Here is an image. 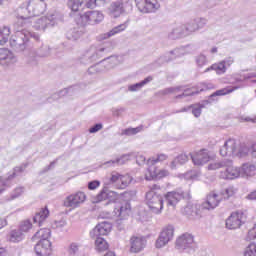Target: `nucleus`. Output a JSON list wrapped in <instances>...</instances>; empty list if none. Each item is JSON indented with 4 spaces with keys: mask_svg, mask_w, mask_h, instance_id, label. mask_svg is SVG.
I'll return each mask as SVG.
<instances>
[{
    "mask_svg": "<svg viewBox=\"0 0 256 256\" xmlns=\"http://www.w3.org/2000/svg\"><path fill=\"white\" fill-rule=\"evenodd\" d=\"M234 192L233 188H226L221 192V199H229V197H233Z\"/></svg>",
    "mask_w": 256,
    "mask_h": 256,
    "instance_id": "55",
    "label": "nucleus"
},
{
    "mask_svg": "<svg viewBox=\"0 0 256 256\" xmlns=\"http://www.w3.org/2000/svg\"><path fill=\"white\" fill-rule=\"evenodd\" d=\"M105 19L103 13L99 11H88L84 15L80 16V22H77L78 25L85 27V25H97Z\"/></svg>",
    "mask_w": 256,
    "mask_h": 256,
    "instance_id": "5",
    "label": "nucleus"
},
{
    "mask_svg": "<svg viewBox=\"0 0 256 256\" xmlns=\"http://www.w3.org/2000/svg\"><path fill=\"white\" fill-rule=\"evenodd\" d=\"M83 3H85V0H69L68 7L74 12L81 11L83 9Z\"/></svg>",
    "mask_w": 256,
    "mask_h": 256,
    "instance_id": "39",
    "label": "nucleus"
},
{
    "mask_svg": "<svg viewBox=\"0 0 256 256\" xmlns=\"http://www.w3.org/2000/svg\"><path fill=\"white\" fill-rule=\"evenodd\" d=\"M183 213L186 215V217H188V219H199V217H201V212L195 204H188L184 208Z\"/></svg>",
    "mask_w": 256,
    "mask_h": 256,
    "instance_id": "26",
    "label": "nucleus"
},
{
    "mask_svg": "<svg viewBox=\"0 0 256 256\" xmlns=\"http://www.w3.org/2000/svg\"><path fill=\"white\" fill-rule=\"evenodd\" d=\"M120 183L121 185L118 187V189H125V187H128L131 185V183H133V177H131L129 174L121 175Z\"/></svg>",
    "mask_w": 256,
    "mask_h": 256,
    "instance_id": "41",
    "label": "nucleus"
},
{
    "mask_svg": "<svg viewBox=\"0 0 256 256\" xmlns=\"http://www.w3.org/2000/svg\"><path fill=\"white\" fill-rule=\"evenodd\" d=\"M26 167H27V165L18 166L16 168H14V172L10 176H8V181H11V179L15 178V175H17V173H23V171H25Z\"/></svg>",
    "mask_w": 256,
    "mask_h": 256,
    "instance_id": "57",
    "label": "nucleus"
},
{
    "mask_svg": "<svg viewBox=\"0 0 256 256\" xmlns=\"http://www.w3.org/2000/svg\"><path fill=\"white\" fill-rule=\"evenodd\" d=\"M247 238L251 241L253 239H256V224L254 225V227L248 231V236Z\"/></svg>",
    "mask_w": 256,
    "mask_h": 256,
    "instance_id": "64",
    "label": "nucleus"
},
{
    "mask_svg": "<svg viewBox=\"0 0 256 256\" xmlns=\"http://www.w3.org/2000/svg\"><path fill=\"white\" fill-rule=\"evenodd\" d=\"M51 48L47 45H42L38 50H31L28 54L29 65H37V57H49Z\"/></svg>",
    "mask_w": 256,
    "mask_h": 256,
    "instance_id": "11",
    "label": "nucleus"
},
{
    "mask_svg": "<svg viewBox=\"0 0 256 256\" xmlns=\"http://www.w3.org/2000/svg\"><path fill=\"white\" fill-rule=\"evenodd\" d=\"M24 238L25 234L19 229L12 230L9 234V241H11V243H19L20 241H23Z\"/></svg>",
    "mask_w": 256,
    "mask_h": 256,
    "instance_id": "36",
    "label": "nucleus"
},
{
    "mask_svg": "<svg viewBox=\"0 0 256 256\" xmlns=\"http://www.w3.org/2000/svg\"><path fill=\"white\" fill-rule=\"evenodd\" d=\"M17 63V58L9 49H0V65H13Z\"/></svg>",
    "mask_w": 256,
    "mask_h": 256,
    "instance_id": "23",
    "label": "nucleus"
},
{
    "mask_svg": "<svg viewBox=\"0 0 256 256\" xmlns=\"http://www.w3.org/2000/svg\"><path fill=\"white\" fill-rule=\"evenodd\" d=\"M227 165L220 171V179H237L241 177V168L233 166V162L226 160Z\"/></svg>",
    "mask_w": 256,
    "mask_h": 256,
    "instance_id": "9",
    "label": "nucleus"
},
{
    "mask_svg": "<svg viewBox=\"0 0 256 256\" xmlns=\"http://www.w3.org/2000/svg\"><path fill=\"white\" fill-rule=\"evenodd\" d=\"M131 154H124L120 158L116 159V165H125L126 161H129Z\"/></svg>",
    "mask_w": 256,
    "mask_h": 256,
    "instance_id": "58",
    "label": "nucleus"
},
{
    "mask_svg": "<svg viewBox=\"0 0 256 256\" xmlns=\"http://www.w3.org/2000/svg\"><path fill=\"white\" fill-rule=\"evenodd\" d=\"M185 55V48H175L174 50L167 52L164 56H161L158 61L159 63H170V61H173L177 59V57H183Z\"/></svg>",
    "mask_w": 256,
    "mask_h": 256,
    "instance_id": "18",
    "label": "nucleus"
},
{
    "mask_svg": "<svg viewBox=\"0 0 256 256\" xmlns=\"http://www.w3.org/2000/svg\"><path fill=\"white\" fill-rule=\"evenodd\" d=\"M194 20L196 21V25H197L198 29H203V27H205V25H207V19H205V18H196Z\"/></svg>",
    "mask_w": 256,
    "mask_h": 256,
    "instance_id": "61",
    "label": "nucleus"
},
{
    "mask_svg": "<svg viewBox=\"0 0 256 256\" xmlns=\"http://www.w3.org/2000/svg\"><path fill=\"white\" fill-rule=\"evenodd\" d=\"M47 9V4L43 0H30L28 2L26 11L29 13V17H39L43 15Z\"/></svg>",
    "mask_w": 256,
    "mask_h": 256,
    "instance_id": "7",
    "label": "nucleus"
},
{
    "mask_svg": "<svg viewBox=\"0 0 256 256\" xmlns=\"http://www.w3.org/2000/svg\"><path fill=\"white\" fill-rule=\"evenodd\" d=\"M107 187H104L101 192L96 196L95 203H101V201H105L109 198V194L107 193Z\"/></svg>",
    "mask_w": 256,
    "mask_h": 256,
    "instance_id": "47",
    "label": "nucleus"
},
{
    "mask_svg": "<svg viewBox=\"0 0 256 256\" xmlns=\"http://www.w3.org/2000/svg\"><path fill=\"white\" fill-rule=\"evenodd\" d=\"M247 221V216L242 211L233 212L226 220L227 229H239Z\"/></svg>",
    "mask_w": 256,
    "mask_h": 256,
    "instance_id": "8",
    "label": "nucleus"
},
{
    "mask_svg": "<svg viewBox=\"0 0 256 256\" xmlns=\"http://www.w3.org/2000/svg\"><path fill=\"white\" fill-rule=\"evenodd\" d=\"M247 153H249V148L242 146L237 148L235 157H246Z\"/></svg>",
    "mask_w": 256,
    "mask_h": 256,
    "instance_id": "54",
    "label": "nucleus"
},
{
    "mask_svg": "<svg viewBox=\"0 0 256 256\" xmlns=\"http://www.w3.org/2000/svg\"><path fill=\"white\" fill-rule=\"evenodd\" d=\"M256 166L253 164H243L240 168L241 177H253L255 175Z\"/></svg>",
    "mask_w": 256,
    "mask_h": 256,
    "instance_id": "32",
    "label": "nucleus"
},
{
    "mask_svg": "<svg viewBox=\"0 0 256 256\" xmlns=\"http://www.w3.org/2000/svg\"><path fill=\"white\" fill-rule=\"evenodd\" d=\"M177 249H193L195 247V240L193 235L185 233L176 240Z\"/></svg>",
    "mask_w": 256,
    "mask_h": 256,
    "instance_id": "15",
    "label": "nucleus"
},
{
    "mask_svg": "<svg viewBox=\"0 0 256 256\" xmlns=\"http://www.w3.org/2000/svg\"><path fill=\"white\" fill-rule=\"evenodd\" d=\"M112 225L109 222H101L92 231H90V237L95 239V237H102L104 235H109L111 233Z\"/></svg>",
    "mask_w": 256,
    "mask_h": 256,
    "instance_id": "16",
    "label": "nucleus"
},
{
    "mask_svg": "<svg viewBox=\"0 0 256 256\" xmlns=\"http://www.w3.org/2000/svg\"><path fill=\"white\" fill-rule=\"evenodd\" d=\"M148 173L152 179H162V177H168L169 171L158 170L155 166L148 167Z\"/></svg>",
    "mask_w": 256,
    "mask_h": 256,
    "instance_id": "30",
    "label": "nucleus"
},
{
    "mask_svg": "<svg viewBox=\"0 0 256 256\" xmlns=\"http://www.w3.org/2000/svg\"><path fill=\"white\" fill-rule=\"evenodd\" d=\"M85 199H87V196L83 192L71 194L64 200V207H71L72 209H76V207H79L81 203L85 202Z\"/></svg>",
    "mask_w": 256,
    "mask_h": 256,
    "instance_id": "12",
    "label": "nucleus"
},
{
    "mask_svg": "<svg viewBox=\"0 0 256 256\" xmlns=\"http://www.w3.org/2000/svg\"><path fill=\"white\" fill-rule=\"evenodd\" d=\"M182 199H185V193L168 192L165 195L166 204L168 207H171L172 209H175V207H177V203H179V201Z\"/></svg>",
    "mask_w": 256,
    "mask_h": 256,
    "instance_id": "22",
    "label": "nucleus"
},
{
    "mask_svg": "<svg viewBox=\"0 0 256 256\" xmlns=\"http://www.w3.org/2000/svg\"><path fill=\"white\" fill-rule=\"evenodd\" d=\"M95 239V246L98 251H107V249H109V244L105 238L101 236H95Z\"/></svg>",
    "mask_w": 256,
    "mask_h": 256,
    "instance_id": "37",
    "label": "nucleus"
},
{
    "mask_svg": "<svg viewBox=\"0 0 256 256\" xmlns=\"http://www.w3.org/2000/svg\"><path fill=\"white\" fill-rule=\"evenodd\" d=\"M205 91V88H201L200 90L193 91L192 89L188 88L184 90V92L180 95L176 96V99H183V97H191V95H199V93Z\"/></svg>",
    "mask_w": 256,
    "mask_h": 256,
    "instance_id": "42",
    "label": "nucleus"
},
{
    "mask_svg": "<svg viewBox=\"0 0 256 256\" xmlns=\"http://www.w3.org/2000/svg\"><path fill=\"white\" fill-rule=\"evenodd\" d=\"M191 159L194 163V165H205V163H209V159L211 157L209 156V152H207L206 149H202L198 152H196L194 155L190 153Z\"/></svg>",
    "mask_w": 256,
    "mask_h": 256,
    "instance_id": "19",
    "label": "nucleus"
},
{
    "mask_svg": "<svg viewBox=\"0 0 256 256\" xmlns=\"http://www.w3.org/2000/svg\"><path fill=\"white\" fill-rule=\"evenodd\" d=\"M177 91H181V87H170L161 91V95H171L173 93H177Z\"/></svg>",
    "mask_w": 256,
    "mask_h": 256,
    "instance_id": "56",
    "label": "nucleus"
},
{
    "mask_svg": "<svg viewBox=\"0 0 256 256\" xmlns=\"http://www.w3.org/2000/svg\"><path fill=\"white\" fill-rule=\"evenodd\" d=\"M195 61L198 67H203L204 65H207V56L200 54L196 56Z\"/></svg>",
    "mask_w": 256,
    "mask_h": 256,
    "instance_id": "53",
    "label": "nucleus"
},
{
    "mask_svg": "<svg viewBox=\"0 0 256 256\" xmlns=\"http://www.w3.org/2000/svg\"><path fill=\"white\" fill-rule=\"evenodd\" d=\"M182 37H187V32L185 30V25L176 26L168 34V39H171L172 41H175L177 39H181Z\"/></svg>",
    "mask_w": 256,
    "mask_h": 256,
    "instance_id": "27",
    "label": "nucleus"
},
{
    "mask_svg": "<svg viewBox=\"0 0 256 256\" xmlns=\"http://www.w3.org/2000/svg\"><path fill=\"white\" fill-rule=\"evenodd\" d=\"M151 81H153V78L151 76H148L144 80H142L141 82L129 85L128 86V91H130L132 93L135 92V91H139L141 88L145 87V85H147V83H151Z\"/></svg>",
    "mask_w": 256,
    "mask_h": 256,
    "instance_id": "34",
    "label": "nucleus"
},
{
    "mask_svg": "<svg viewBox=\"0 0 256 256\" xmlns=\"http://www.w3.org/2000/svg\"><path fill=\"white\" fill-rule=\"evenodd\" d=\"M133 9V5L129 2H113L110 5L109 11L112 17H119L122 13H129Z\"/></svg>",
    "mask_w": 256,
    "mask_h": 256,
    "instance_id": "10",
    "label": "nucleus"
},
{
    "mask_svg": "<svg viewBox=\"0 0 256 256\" xmlns=\"http://www.w3.org/2000/svg\"><path fill=\"white\" fill-rule=\"evenodd\" d=\"M225 165H227V160L214 162L208 165V169L209 171H216V169H224Z\"/></svg>",
    "mask_w": 256,
    "mask_h": 256,
    "instance_id": "45",
    "label": "nucleus"
},
{
    "mask_svg": "<svg viewBox=\"0 0 256 256\" xmlns=\"http://www.w3.org/2000/svg\"><path fill=\"white\" fill-rule=\"evenodd\" d=\"M239 88H240L239 86H234V87L223 88L215 91L213 94L209 96L208 100H204L199 104H194L192 106V114L194 115V117H201V110L205 109L207 105H211V103L215 101V97H222L223 95H229V93H233V91H237V89Z\"/></svg>",
    "mask_w": 256,
    "mask_h": 256,
    "instance_id": "1",
    "label": "nucleus"
},
{
    "mask_svg": "<svg viewBox=\"0 0 256 256\" xmlns=\"http://www.w3.org/2000/svg\"><path fill=\"white\" fill-rule=\"evenodd\" d=\"M11 35V28L4 26L0 29V45H5L9 41V36Z\"/></svg>",
    "mask_w": 256,
    "mask_h": 256,
    "instance_id": "38",
    "label": "nucleus"
},
{
    "mask_svg": "<svg viewBox=\"0 0 256 256\" xmlns=\"http://www.w3.org/2000/svg\"><path fill=\"white\" fill-rule=\"evenodd\" d=\"M73 91V87L65 88L58 93L52 95L53 99H59V97H65V95H69Z\"/></svg>",
    "mask_w": 256,
    "mask_h": 256,
    "instance_id": "51",
    "label": "nucleus"
},
{
    "mask_svg": "<svg viewBox=\"0 0 256 256\" xmlns=\"http://www.w3.org/2000/svg\"><path fill=\"white\" fill-rule=\"evenodd\" d=\"M176 161L179 165H185L189 161V156L187 154H180L176 157Z\"/></svg>",
    "mask_w": 256,
    "mask_h": 256,
    "instance_id": "59",
    "label": "nucleus"
},
{
    "mask_svg": "<svg viewBox=\"0 0 256 256\" xmlns=\"http://www.w3.org/2000/svg\"><path fill=\"white\" fill-rule=\"evenodd\" d=\"M103 51H105V48H97L96 46H91L81 54L78 60L82 65H91V63H94V61L99 59V53H103Z\"/></svg>",
    "mask_w": 256,
    "mask_h": 256,
    "instance_id": "4",
    "label": "nucleus"
},
{
    "mask_svg": "<svg viewBox=\"0 0 256 256\" xmlns=\"http://www.w3.org/2000/svg\"><path fill=\"white\" fill-rule=\"evenodd\" d=\"M110 183H121V174L112 172L110 176Z\"/></svg>",
    "mask_w": 256,
    "mask_h": 256,
    "instance_id": "60",
    "label": "nucleus"
},
{
    "mask_svg": "<svg viewBox=\"0 0 256 256\" xmlns=\"http://www.w3.org/2000/svg\"><path fill=\"white\" fill-rule=\"evenodd\" d=\"M146 205H148L152 213L159 215L161 211H163V196L157 194L153 190H150L146 193Z\"/></svg>",
    "mask_w": 256,
    "mask_h": 256,
    "instance_id": "3",
    "label": "nucleus"
},
{
    "mask_svg": "<svg viewBox=\"0 0 256 256\" xmlns=\"http://www.w3.org/2000/svg\"><path fill=\"white\" fill-rule=\"evenodd\" d=\"M186 35H190V33H195V31H199L196 20L190 21L187 25H185Z\"/></svg>",
    "mask_w": 256,
    "mask_h": 256,
    "instance_id": "44",
    "label": "nucleus"
},
{
    "mask_svg": "<svg viewBox=\"0 0 256 256\" xmlns=\"http://www.w3.org/2000/svg\"><path fill=\"white\" fill-rule=\"evenodd\" d=\"M209 71H216L218 75H222L227 71V67L225 66V62L221 61L218 64H213L209 68H207L204 72L209 73Z\"/></svg>",
    "mask_w": 256,
    "mask_h": 256,
    "instance_id": "35",
    "label": "nucleus"
},
{
    "mask_svg": "<svg viewBox=\"0 0 256 256\" xmlns=\"http://www.w3.org/2000/svg\"><path fill=\"white\" fill-rule=\"evenodd\" d=\"M83 35H85V27L80 25V27L68 30L66 32V39L69 41H77V39H81Z\"/></svg>",
    "mask_w": 256,
    "mask_h": 256,
    "instance_id": "25",
    "label": "nucleus"
},
{
    "mask_svg": "<svg viewBox=\"0 0 256 256\" xmlns=\"http://www.w3.org/2000/svg\"><path fill=\"white\" fill-rule=\"evenodd\" d=\"M147 240L141 236H132L130 238V253H140L145 249Z\"/></svg>",
    "mask_w": 256,
    "mask_h": 256,
    "instance_id": "17",
    "label": "nucleus"
},
{
    "mask_svg": "<svg viewBox=\"0 0 256 256\" xmlns=\"http://www.w3.org/2000/svg\"><path fill=\"white\" fill-rule=\"evenodd\" d=\"M34 251L38 256H49L53 252L51 248V241L50 240H39L35 247Z\"/></svg>",
    "mask_w": 256,
    "mask_h": 256,
    "instance_id": "14",
    "label": "nucleus"
},
{
    "mask_svg": "<svg viewBox=\"0 0 256 256\" xmlns=\"http://www.w3.org/2000/svg\"><path fill=\"white\" fill-rule=\"evenodd\" d=\"M24 189H25V188H23V187H18V188H16V189L12 192L10 198H7L6 201H13V200L17 199L18 197H21V195H23Z\"/></svg>",
    "mask_w": 256,
    "mask_h": 256,
    "instance_id": "49",
    "label": "nucleus"
},
{
    "mask_svg": "<svg viewBox=\"0 0 256 256\" xmlns=\"http://www.w3.org/2000/svg\"><path fill=\"white\" fill-rule=\"evenodd\" d=\"M161 8V4L157 0H146L144 5L140 8V13H157Z\"/></svg>",
    "mask_w": 256,
    "mask_h": 256,
    "instance_id": "24",
    "label": "nucleus"
},
{
    "mask_svg": "<svg viewBox=\"0 0 256 256\" xmlns=\"http://www.w3.org/2000/svg\"><path fill=\"white\" fill-rule=\"evenodd\" d=\"M166 159H167V155L160 154L157 156L156 159H148L147 165H148V167H154L155 163H159V161H165Z\"/></svg>",
    "mask_w": 256,
    "mask_h": 256,
    "instance_id": "48",
    "label": "nucleus"
},
{
    "mask_svg": "<svg viewBox=\"0 0 256 256\" xmlns=\"http://www.w3.org/2000/svg\"><path fill=\"white\" fill-rule=\"evenodd\" d=\"M77 251H79V244L72 242L69 246V253L71 255H75V253H77Z\"/></svg>",
    "mask_w": 256,
    "mask_h": 256,
    "instance_id": "63",
    "label": "nucleus"
},
{
    "mask_svg": "<svg viewBox=\"0 0 256 256\" xmlns=\"http://www.w3.org/2000/svg\"><path fill=\"white\" fill-rule=\"evenodd\" d=\"M105 66L101 63H97L88 68V75H97V73H103Z\"/></svg>",
    "mask_w": 256,
    "mask_h": 256,
    "instance_id": "40",
    "label": "nucleus"
},
{
    "mask_svg": "<svg viewBox=\"0 0 256 256\" xmlns=\"http://www.w3.org/2000/svg\"><path fill=\"white\" fill-rule=\"evenodd\" d=\"M27 41H29L27 30L17 29L16 34L10 38V46L14 51L21 53V51L27 49Z\"/></svg>",
    "mask_w": 256,
    "mask_h": 256,
    "instance_id": "2",
    "label": "nucleus"
},
{
    "mask_svg": "<svg viewBox=\"0 0 256 256\" xmlns=\"http://www.w3.org/2000/svg\"><path fill=\"white\" fill-rule=\"evenodd\" d=\"M127 29V23L120 24L116 27H114L112 30H110L107 33H104L100 35V39H109L110 37H113L114 35H117L118 33H121Z\"/></svg>",
    "mask_w": 256,
    "mask_h": 256,
    "instance_id": "29",
    "label": "nucleus"
},
{
    "mask_svg": "<svg viewBox=\"0 0 256 256\" xmlns=\"http://www.w3.org/2000/svg\"><path fill=\"white\" fill-rule=\"evenodd\" d=\"M141 131H143V125L138 126L136 128H127L124 130L123 134L124 135H137V133H141Z\"/></svg>",
    "mask_w": 256,
    "mask_h": 256,
    "instance_id": "50",
    "label": "nucleus"
},
{
    "mask_svg": "<svg viewBox=\"0 0 256 256\" xmlns=\"http://www.w3.org/2000/svg\"><path fill=\"white\" fill-rule=\"evenodd\" d=\"M49 237H51V230L49 228H43L33 235L32 241H37V239H40L39 241H49Z\"/></svg>",
    "mask_w": 256,
    "mask_h": 256,
    "instance_id": "31",
    "label": "nucleus"
},
{
    "mask_svg": "<svg viewBox=\"0 0 256 256\" xmlns=\"http://www.w3.org/2000/svg\"><path fill=\"white\" fill-rule=\"evenodd\" d=\"M244 256H256V244H250L244 251Z\"/></svg>",
    "mask_w": 256,
    "mask_h": 256,
    "instance_id": "52",
    "label": "nucleus"
},
{
    "mask_svg": "<svg viewBox=\"0 0 256 256\" xmlns=\"http://www.w3.org/2000/svg\"><path fill=\"white\" fill-rule=\"evenodd\" d=\"M222 157H235L237 155V140L228 139L220 149Z\"/></svg>",
    "mask_w": 256,
    "mask_h": 256,
    "instance_id": "13",
    "label": "nucleus"
},
{
    "mask_svg": "<svg viewBox=\"0 0 256 256\" xmlns=\"http://www.w3.org/2000/svg\"><path fill=\"white\" fill-rule=\"evenodd\" d=\"M55 23L57 22H55L54 15H51L50 17H42L35 22L34 28L38 31H45L47 27H54Z\"/></svg>",
    "mask_w": 256,
    "mask_h": 256,
    "instance_id": "21",
    "label": "nucleus"
},
{
    "mask_svg": "<svg viewBox=\"0 0 256 256\" xmlns=\"http://www.w3.org/2000/svg\"><path fill=\"white\" fill-rule=\"evenodd\" d=\"M221 201L222 199L221 196H219V194L212 193L208 195L207 200L204 203H202V209H207L208 211H211L212 209L219 207Z\"/></svg>",
    "mask_w": 256,
    "mask_h": 256,
    "instance_id": "20",
    "label": "nucleus"
},
{
    "mask_svg": "<svg viewBox=\"0 0 256 256\" xmlns=\"http://www.w3.org/2000/svg\"><path fill=\"white\" fill-rule=\"evenodd\" d=\"M49 217V209L48 208H42L39 212L35 214L33 217V222L38 223L39 227L43 224V221Z\"/></svg>",
    "mask_w": 256,
    "mask_h": 256,
    "instance_id": "33",
    "label": "nucleus"
},
{
    "mask_svg": "<svg viewBox=\"0 0 256 256\" xmlns=\"http://www.w3.org/2000/svg\"><path fill=\"white\" fill-rule=\"evenodd\" d=\"M111 0H90L86 3L88 9H94V7H102L105 3H110Z\"/></svg>",
    "mask_w": 256,
    "mask_h": 256,
    "instance_id": "43",
    "label": "nucleus"
},
{
    "mask_svg": "<svg viewBox=\"0 0 256 256\" xmlns=\"http://www.w3.org/2000/svg\"><path fill=\"white\" fill-rule=\"evenodd\" d=\"M31 227H33V224H31V221L29 220H25L24 222H22L19 226V231L21 233H23V235H25V233H28L29 230L31 229Z\"/></svg>",
    "mask_w": 256,
    "mask_h": 256,
    "instance_id": "46",
    "label": "nucleus"
},
{
    "mask_svg": "<svg viewBox=\"0 0 256 256\" xmlns=\"http://www.w3.org/2000/svg\"><path fill=\"white\" fill-rule=\"evenodd\" d=\"M99 185H101V182L98 181V180H93V181H90L88 183V189L90 191H95V189H97V187H99Z\"/></svg>",
    "mask_w": 256,
    "mask_h": 256,
    "instance_id": "62",
    "label": "nucleus"
},
{
    "mask_svg": "<svg viewBox=\"0 0 256 256\" xmlns=\"http://www.w3.org/2000/svg\"><path fill=\"white\" fill-rule=\"evenodd\" d=\"M115 215H118V217H121L122 219H125V217H129V214L131 213V204L129 202H126L114 209Z\"/></svg>",
    "mask_w": 256,
    "mask_h": 256,
    "instance_id": "28",
    "label": "nucleus"
},
{
    "mask_svg": "<svg viewBox=\"0 0 256 256\" xmlns=\"http://www.w3.org/2000/svg\"><path fill=\"white\" fill-rule=\"evenodd\" d=\"M174 235L175 227L173 225L169 224L164 227L158 239L156 240V248L161 249L165 247V245H167V243L173 239Z\"/></svg>",
    "mask_w": 256,
    "mask_h": 256,
    "instance_id": "6",
    "label": "nucleus"
}]
</instances>
